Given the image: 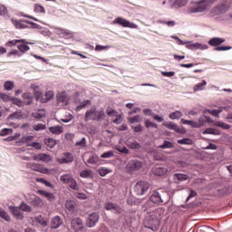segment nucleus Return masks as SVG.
I'll return each mask as SVG.
<instances>
[{
  "label": "nucleus",
  "mask_w": 232,
  "mask_h": 232,
  "mask_svg": "<svg viewBox=\"0 0 232 232\" xmlns=\"http://www.w3.org/2000/svg\"><path fill=\"white\" fill-rule=\"evenodd\" d=\"M111 157H115V152H113V150H109L101 155L102 159H111Z\"/></svg>",
  "instance_id": "obj_53"
},
{
  "label": "nucleus",
  "mask_w": 232,
  "mask_h": 232,
  "mask_svg": "<svg viewBox=\"0 0 232 232\" xmlns=\"http://www.w3.org/2000/svg\"><path fill=\"white\" fill-rule=\"evenodd\" d=\"M72 175L70 174H63L61 176L60 180L63 184H69L70 180L72 179Z\"/></svg>",
  "instance_id": "obj_42"
},
{
  "label": "nucleus",
  "mask_w": 232,
  "mask_h": 232,
  "mask_svg": "<svg viewBox=\"0 0 232 232\" xmlns=\"http://www.w3.org/2000/svg\"><path fill=\"white\" fill-rule=\"evenodd\" d=\"M165 213L166 209L162 208H158L152 211L145 219V227L152 231H157L160 227V220L164 218Z\"/></svg>",
  "instance_id": "obj_1"
},
{
  "label": "nucleus",
  "mask_w": 232,
  "mask_h": 232,
  "mask_svg": "<svg viewBox=\"0 0 232 232\" xmlns=\"http://www.w3.org/2000/svg\"><path fill=\"white\" fill-rule=\"evenodd\" d=\"M71 226L75 232H82V229H84V224L82 223V219L80 218H72L71 221Z\"/></svg>",
  "instance_id": "obj_5"
},
{
  "label": "nucleus",
  "mask_w": 232,
  "mask_h": 232,
  "mask_svg": "<svg viewBox=\"0 0 232 232\" xmlns=\"http://www.w3.org/2000/svg\"><path fill=\"white\" fill-rule=\"evenodd\" d=\"M203 135H220V130L213 128L206 129L203 132Z\"/></svg>",
  "instance_id": "obj_36"
},
{
  "label": "nucleus",
  "mask_w": 232,
  "mask_h": 232,
  "mask_svg": "<svg viewBox=\"0 0 232 232\" xmlns=\"http://www.w3.org/2000/svg\"><path fill=\"white\" fill-rule=\"evenodd\" d=\"M56 32L62 34L63 37H65V39H72L73 37V34H72V32L66 29L57 27Z\"/></svg>",
  "instance_id": "obj_23"
},
{
  "label": "nucleus",
  "mask_w": 232,
  "mask_h": 232,
  "mask_svg": "<svg viewBox=\"0 0 232 232\" xmlns=\"http://www.w3.org/2000/svg\"><path fill=\"white\" fill-rule=\"evenodd\" d=\"M36 182H41L42 184H44V186H46L47 188H53V185H52L50 183V181L43 179V178H39V179H36Z\"/></svg>",
  "instance_id": "obj_52"
},
{
  "label": "nucleus",
  "mask_w": 232,
  "mask_h": 232,
  "mask_svg": "<svg viewBox=\"0 0 232 232\" xmlns=\"http://www.w3.org/2000/svg\"><path fill=\"white\" fill-rule=\"evenodd\" d=\"M0 99L4 102H8V101H14V97H12V96H10L8 94L3 93V92H0Z\"/></svg>",
  "instance_id": "obj_50"
},
{
  "label": "nucleus",
  "mask_w": 232,
  "mask_h": 232,
  "mask_svg": "<svg viewBox=\"0 0 232 232\" xmlns=\"http://www.w3.org/2000/svg\"><path fill=\"white\" fill-rule=\"evenodd\" d=\"M13 102V104H15L16 106H19V108H23L24 102L23 101H21L20 99L17 98H13V100H11Z\"/></svg>",
  "instance_id": "obj_62"
},
{
  "label": "nucleus",
  "mask_w": 232,
  "mask_h": 232,
  "mask_svg": "<svg viewBox=\"0 0 232 232\" xmlns=\"http://www.w3.org/2000/svg\"><path fill=\"white\" fill-rule=\"evenodd\" d=\"M9 211H11L12 215L15 217L17 220H23L24 218L19 207L9 206Z\"/></svg>",
  "instance_id": "obj_9"
},
{
  "label": "nucleus",
  "mask_w": 232,
  "mask_h": 232,
  "mask_svg": "<svg viewBox=\"0 0 232 232\" xmlns=\"http://www.w3.org/2000/svg\"><path fill=\"white\" fill-rule=\"evenodd\" d=\"M19 43H25L24 39H20V40H9L6 44L5 46H7V48H14V46H17V44H19Z\"/></svg>",
  "instance_id": "obj_30"
},
{
  "label": "nucleus",
  "mask_w": 232,
  "mask_h": 232,
  "mask_svg": "<svg viewBox=\"0 0 232 232\" xmlns=\"http://www.w3.org/2000/svg\"><path fill=\"white\" fill-rule=\"evenodd\" d=\"M127 146L130 150H140V148H142L140 143H139V141H137V140H128Z\"/></svg>",
  "instance_id": "obj_26"
},
{
  "label": "nucleus",
  "mask_w": 232,
  "mask_h": 232,
  "mask_svg": "<svg viewBox=\"0 0 232 232\" xmlns=\"http://www.w3.org/2000/svg\"><path fill=\"white\" fill-rule=\"evenodd\" d=\"M13 24H14L15 28L24 30V28H28L26 24H34L32 22L24 21V20H12Z\"/></svg>",
  "instance_id": "obj_12"
},
{
  "label": "nucleus",
  "mask_w": 232,
  "mask_h": 232,
  "mask_svg": "<svg viewBox=\"0 0 232 232\" xmlns=\"http://www.w3.org/2000/svg\"><path fill=\"white\" fill-rule=\"evenodd\" d=\"M192 5H195V6H191L189 8L191 14H197L198 12H204V10H208L209 8V5L206 2H198L193 3Z\"/></svg>",
  "instance_id": "obj_4"
},
{
  "label": "nucleus",
  "mask_w": 232,
  "mask_h": 232,
  "mask_svg": "<svg viewBox=\"0 0 232 232\" xmlns=\"http://www.w3.org/2000/svg\"><path fill=\"white\" fill-rule=\"evenodd\" d=\"M178 144L192 146L193 140L191 139L185 138V139H182V140H179Z\"/></svg>",
  "instance_id": "obj_45"
},
{
  "label": "nucleus",
  "mask_w": 232,
  "mask_h": 232,
  "mask_svg": "<svg viewBox=\"0 0 232 232\" xmlns=\"http://www.w3.org/2000/svg\"><path fill=\"white\" fill-rule=\"evenodd\" d=\"M73 154L70 152H65L63 153V158L59 159L58 162H60V164H70L73 162Z\"/></svg>",
  "instance_id": "obj_15"
},
{
  "label": "nucleus",
  "mask_w": 232,
  "mask_h": 232,
  "mask_svg": "<svg viewBox=\"0 0 232 232\" xmlns=\"http://www.w3.org/2000/svg\"><path fill=\"white\" fill-rule=\"evenodd\" d=\"M58 102H68V97H66V94L64 92L59 94L57 96Z\"/></svg>",
  "instance_id": "obj_57"
},
{
  "label": "nucleus",
  "mask_w": 232,
  "mask_h": 232,
  "mask_svg": "<svg viewBox=\"0 0 232 232\" xmlns=\"http://www.w3.org/2000/svg\"><path fill=\"white\" fill-rule=\"evenodd\" d=\"M150 189V183L148 181H138L134 187V191L137 195H145Z\"/></svg>",
  "instance_id": "obj_3"
},
{
  "label": "nucleus",
  "mask_w": 232,
  "mask_h": 232,
  "mask_svg": "<svg viewBox=\"0 0 232 232\" xmlns=\"http://www.w3.org/2000/svg\"><path fill=\"white\" fill-rule=\"evenodd\" d=\"M162 126L165 128H168V130H173V131H176V133H181L184 134L186 133V129L179 127L176 123L173 122H164L162 123Z\"/></svg>",
  "instance_id": "obj_8"
},
{
  "label": "nucleus",
  "mask_w": 232,
  "mask_h": 232,
  "mask_svg": "<svg viewBox=\"0 0 232 232\" xmlns=\"http://www.w3.org/2000/svg\"><path fill=\"white\" fill-rule=\"evenodd\" d=\"M63 226V219L59 216H55L51 220V227L52 229H58Z\"/></svg>",
  "instance_id": "obj_17"
},
{
  "label": "nucleus",
  "mask_w": 232,
  "mask_h": 232,
  "mask_svg": "<svg viewBox=\"0 0 232 232\" xmlns=\"http://www.w3.org/2000/svg\"><path fill=\"white\" fill-rule=\"evenodd\" d=\"M49 131L53 135H61L63 133V126L49 127Z\"/></svg>",
  "instance_id": "obj_35"
},
{
  "label": "nucleus",
  "mask_w": 232,
  "mask_h": 232,
  "mask_svg": "<svg viewBox=\"0 0 232 232\" xmlns=\"http://www.w3.org/2000/svg\"><path fill=\"white\" fill-rule=\"evenodd\" d=\"M105 117L106 114L104 113L103 110L97 111V108L92 107V109L86 111L84 121L85 122L90 121H97L98 122H101V121H104Z\"/></svg>",
  "instance_id": "obj_2"
},
{
  "label": "nucleus",
  "mask_w": 232,
  "mask_h": 232,
  "mask_svg": "<svg viewBox=\"0 0 232 232\" xmlns=\"http://www.w3.org/2000/svg\"><path fill=\"white\" fill-rule=\"evenodd\" d=\"M69 186L72 189L77 190L79 189V186L77 185V181L73 179V178L69 181Z\"/></svg>",
  "instance_id": "obj_59"
},
{
  "label": "nucleus",
  "mask_w": 232,
  "mask_h": 232,
  "mask_svg": "<svg viewBox=\"0 0 232 232\" xmlns=\"http://www.w3.org/2000/svg\"><path fill=\"white\" fill-rule=\"evenodd\" d=\"M113 23L115 24H120L121 26H123V28H137V25H135V24H131L130 21L122 17L115 18Z\"/></svg>",
  "instance_id": "obj_7"
},
{
  "label": "nucleus",
  "mask_w": 232,
  "mask_h": 232,
  "mask_svg": "<svg viewBox=\"0 0 232 232\" xmlns=\"http://www.w3.org/2000/svg\"><path fill=\"white\" fill-rule=\"evenodd\" d=\"M34 160H39L42 162H51L52 161V156L44 153H40L36 156H34Z\"/></svg>",
  "instance_id": "obj_18"
},
{
  "label": "nucleus",
  "mask_w": 232,
  "mask_h": 232,
  "mask_svg": "<svg viewBox=\"0 0 232 232\" xmlns=\"http://www.w3.org/2000/svg\"><path fill=\"white\" fill-rule=\"evenodd\" d=\"M21 117H23V115L21 114V112H14L13 114H11L9 117H8V120L9 121H14V119H21Z\"/></svg>",
  "instance_id": "obj_60"
},
{
  "label": "nucleus",
  "mask_w": 232,
  "mask_h": 232,
  "mask_svg": "<svg viewBox=\"0 0 232 232\" xmlns=\"http://www.w3.org/2000/svg\"><path fill=\"white\" fill-rule=\"evenodd\" d=\"M12 131V129H3L0 130V137H5V135H10Z\"/></svg>",
  "instance_id": "obj_64"
},
{
  "label": "nucleus",
  "mask_w": 232,
  "mask_h": 232,
  "mask_svg": "<svg viewBox=\"0 0 232 232\" xmlns=\"http://www.w3.org/2000/svg\"><path fill=\"white\" fill-rule=\"evenodd\" d=\"M160 148L161 150H168V149L175 148V145L170 141L165 140L163 144L160 146Z\"/></svg>",
  "instance_id": "obj_48"
},
{
  "label": "nucleus",
  "mask_w": 232,
  "mask_h": 232,
  "mask_svg": "<svg viewBox=\"0 0 232 232\" xmlns=\"http://www.w3.org/2000/svg\"><path fill=\"white\" fill-rule=\"evenodd\" d=\"M45 115L46 111H44V110L43 109H40L32 113V117H34V119H43V117H45Z\"/></svg>",
  "instance_id": "obj_33"
},
{
  "label": "nucleus",
  "mask_w": 232,
  "mask_h": 232,
  "mask_svg": "<svg viewBox=\"0 0 232 232\" xmlns=\"http://www.w3.org/2000/svg\"><path fill=\"white\" fill-rule=\"evenodd\" d=\"M75 206H77V204L73 200H67L65 202V208L66 209H68V211H71V213H73V211H75Z\"/></svg>",
  "instance_id": "obj_31"
},
{
  "label": "nucleus",
  "mask_w": 232,
  "mask_h": 232,
  "mask_svg": "<svg viewBox=\"0 0 232 232\" xmlns=\"http://www.w3.org/2000/svg\"><path fill=\"white\" fill-rule=\"evenodd\" d=\"M188 179H189V177L186 174H174V180H176L177 184H179V182H184L185 180H188Z\"/></svg>",
  "instance_id": "obj_28"
},
{
  "label": "nucleus",
  "mask_w": 232,
  "mask_h": 232,
  "mask_svg": "<svg viewBox=\"0 0 232 232\" xmlns=\"http://www.w3.org/2000/svg\"><path fill=\"white\" fill-rule=\"evenodd\" d=\"M229 10V4L227 2H224L222 5L215 7V12L217 14H226Z\"/></svg>",
  "instance_id": "obj_19"
},
{
  "label": "nucleus",
  "mask_w": 232,
  "mask_h": 232,
  "mask_svg": "<svg viewBox=\"0 0 232 232\" xmlns=\"http://www.w3.org/2000/svg\"><path fill=\"white\" fill-rule=\"evenodd\" d=\"M4 88L5 90H6L7 92H10V90L14 89V82L12 81H7L4 83Z\"/></svg>",
  "instance_id": "obj_54"
},
{
  "label": "nucleus",
  "mask_w": 232,
  "mask_h": 232,
  "mask_svg": "<svg viewBox=\"0 0 232 232\" xmlns=\"http://www.w3.org/2000/svg\"><path fill=\"white\" fill-rule=\"evenodd\" d=\"M152 173L156 177H164L168 173V168L166 167H154L152 168Z\"/></svg>",
  "instance_id": "obj_14"
},
{
  "label": "nucleus",
  "mask_w": 232,
  "mask_h": 232,
  "mask_svg": "<svg viewBox=\"0 0 232 232\" xmlns=\"http://www.w3.org/2000/svg\"><path fill=\"white\" fill-rule=\"evenodd\" d=\"M182 112L180 111H176L172 113L169 114V119H171L172 121H175V119H180L182 117Z\"/></svg>",
  "instance_id": "obj_46"
},
{
  "label": "nucleus",
  "mask_w": 232,
  "mask_h": 232,
  "mask_svg": "<svg viewBox=\"0 0 232 232\" xmlns=\"http://www.w3.org/2000/svg\"><path fill=\"white\" fill-rule=\"evenodd\" d=\"M150 202L153 204H160V192L154 191L150 198Z\"/></svg>",
  "instance_id": "obj_25"
},
{
  "label": "nucleus",
  "mask_w": 232,
  "mask_h": 232,
  "mask_svg": "<svg viewBox=\"0 0 232 232\" xmlns=\"http://www.w3.org/2000/svg\"><path fill=\"white\" fill-rule=\"evenodd\" d=\"M28 44H30V43L26 40L17 44V50L22 53V55H24V53L30 50V46H28Z\"/></svg>",
  "instance_id": "obj_16"
},
{
  "label": "nucleus",
  "mask_w": 232,
  "mask_h": 232,
  "mask_svg": "<svg viewBox=\"0 0 232 232\" xmlns=\"http://www.w3.org/2000/svg\"><path fill=\"white\" fill-rule=\"evenodd\" d=\"M97 222H99V213L93 212L90 214L86 219L87 227H95L97 226Z\"/></svg>",
  "instance_id": "obj_6"
},
{
  "label": "nucleus",
  "mask_w": 232,
  "mask_h": 232,
  "mask_svg": "<svg viewBox=\"0 0 232 232\" xmlns=\"http://www.w3.org/2000/svg\"><path fill=\"white\" fill-rule=\"evenodd\" d=\"M53 99V92L49 91L45 92V100H42L43 102H46V101H51Z\"/></svg>",
  "instance_id": "obj_61"
},
{
  "label": "nucleus",
  "mask_w": 232,
  "mask_h": 232,
  "mask_svg": "<svg viewBox=\"0 0 232 232\" xmlns=\"http://www.w3.org/2000/svg\"><path fill=\"white\" fill-rule=\"evenodd\" d=\"M34 140V136H24L19 141L16 142L18 146H23V144H28Z\"/></svg>",
  "instance_id": "obj_27"
},
{
  "label": "nucleus",
  "mask_w": 232,
  "mask_h": 232,
  "mask_svg": "<svg viewBox=\"0 0 232 232\" xmlns=\"http://www.w3.org/2000/svg\"><path fill=\"white\" fill-rule=\"evenodd\" d=\"M140 121H141L140 115H136L129 119V121L130 124H135V122H140Z\"/></svg>",
  "instance_id": "obj_63"
},
{
  "label": "nucleus",
  "mask_w": 232,
  "mask_h": 232,
  "mask_svg": "<svg viewBox=\"0 0 232 232\" xmlns=\"http://www.w3.org/2000/svg\"><path fill=\"white\" fill-rule=\"evenodd\" d=\"M181 124H185L187 126H191L192 128H198V122H195L193 121H188L181 119L180 120Z\"/></svg>",
  "instance_id": "obj_40"
},
{
  "label": "nucleus",
  "mask_w": 232,
  "mask_h": 232,
  "mask_svg": "<svg viewBox=\"0 0 232 232\" xmlns=\"http://www.w3.org/2000/svg\"><path fill=\"white\" fill-rule=\"evenodd\" d=\"M34 12L36 14H46V10H44V7L39 4H36L34 5Z\"/></svg>",
  "instance_id": "obj_51"
},
{
  "label": "nucleus",
  "mask_w": 232,
  "mask_h": 232,
  "mask_svg": "<svg viewBox=\"0 0 232 232\" xmlns=\"http://www.w3.org/2000/svg\"><path fill=\"white\" fill-rule=\"evenodd\" d=\"M22 97L24 99V104L26 106H30V104L34 102V99L32 98V94L30 92H24Z\"/></svg>",
  "instance_id": "obj_24"
},
{
  "label": "nucleus",
  "mask_w": 232,
  "mask_h": 232,
  "mask_svg": "<svg viewBox=\"0 0 232 232\" xmlns=\"http://www.w3.org/2000/svg\"><path fill=\"white\" fill-rule=\"evenodd\" d=\"M128 168L130 171H139L142 168V162L138 160H131L129 162Z\"/></svg>",
  "instance_id": "obj_13"
},
{
  "label": "nucleus",
  "mask_w": 232,
  "mask_h": 232,
  "mask_svg": "<svg viewBox=\"0 0 232 232\" xmlns=\"http://www.w3.org/2000/svg\"><path fill=\"white\" fill-rule=\"evenodd\" d=\"M33 206H34V208H39L43 205V199H41V198H39L38 196L34 197V200L32 201Z\"/></svg>",
  "instance_id": "obj_49"
},
{
  "label": "nucleus",
  "mask_w": 232,
  "mask_h": 232,
  "mask_svg": "<svg viewBox=\"0 0 232 232\" xmlns=\"http://www.w3.org/2000/svg\"><path fill=\"white\" fill-rule=\"evenodd\" d=\"M12 55H14L16 57H23V53H21L18 50H13L7 53V57H12Z\"/></svg>",
  "instance_id": "obj_56"
},
{
  "label": "nucleus",
  "mask_w": 232,
  "mask_h": 232,
  "mask_svg": "<svg viewBox=\"0 0 232 232\" xmlns=\"http://www.w3.org/2000/svg\"><path fill=\"white\" fill-rule=\"evenodd\" d=\"M105 209L107 211H113L117 215H121V213H122V208H121V207H119V205L114 204V203H110V202L106 203Z\"/></svg>",
  "instance_id": "obj_10"
},
{
  "label": "nucleus",
  "mask_w": 232,
  "mask_h": 232,
  "mask_svg": "<svg viewBox=\"0 0 232 232\" xmlns=\"http://www.w3.org/2000/svg\"><path fill=\"white\" fill-rule=\"evenodd\" d=\"M44 143L47 145V148H50L51 150L57 146V141H55V140H53V138L45 139Z\"/></svg>",
  "instance_id": "obj_37"
},
{
  "label": "nucleus",
  "mask_w": 232,
  "mask_h": 232,
  "mask_svg": "<svg viewBox=\"0 0 232 232\" xmlns=\"http://www.w3.org/2000/svg\"><path fill=\"white\" fill-rule=\"evenodd\" d=\"M99 162H101V158H99V156L97 154H92L87 160L88 164H99Z\"/></svg>",
  "instance_id": "obj_32"
},
{
  "label": "nucleus",
  "mask_w": 232,
  "mask_h": 232,
  "mask_svg": "<svg viewBox=\"0 0 232 232\" xmlns=\"http://www.w3.org/2000/svg\"><path fill=\"white\" fill-rule=\"evenodd\" d=\"M208 84V82H206V80H203L201 82L197 83L194 87H193V91L195 92H202V90H204V87Z\"/></svg>",
  "instance_id": "obj_34"
},
{
  "label": "nucleus",
  "mask_w": 232,
  "mask_h": 232,
  "mask_svg": "<svg viewBox=\"0 0 232 232\" xmlns=\"http://www.w3.org/2000/svg\"><path fill=\"white\" fill-rule=\"evenodd\" d=\"M75 146H77L78 148H86L87 146L86 138H82L81 140L77 141L75 143Z\"/></svg>",
  "instance_id": "obj_55"
},
{
  "label": "nucleus",
  "mask_w": 232,
  "mask_h": 232,
  "mask_svg": "<svg viewBox=\"0 0 232 232\" xmlns=\"http://www.w3.org/2000/svg\"><path fill=\"white\" fill-rule=\"evenodd\" d=\"M19 208L21 211H24L25 213L32 212V207H30L28 204L24 202H22Z\"/></svg>",
  "instance_id": "obj_43"
},
{
  "label": "nucleus",
  "mask_w": 232,
  "mask_h": 232,
  "mask_svg": "<svg viewBox=\"0 0 232 232\" xmlns=\"http://www.w3.org/2000/svg\"><path fill=\"white\" fill-rule=\"evenodd\" d=\"M210 113V115H213L214 117H218L219 113H222V108L216 109V110H205L204 114Z\"/></svg>",
  "instance_id": "obj_39"
},
{
  "label": "nucleus",
  "mask_w": 232,
  "mask_h": 232,
  "mask_svg": "<svg viewBox=\"0 0 232 232\" xmlns=\"http://www.w3.org/2000/svg\"><path fill=\"white\" fill-rule=\"evenodd\" d=\"M27 168H29L33 171H38L39 173H48V169H46L37 163H29V164H27Z\"/></svg>",
  "instance_id": "obj_11"
},
{
  "label": "nucleus",
  "mask_w": 232,
  "mask_h": 232,
  "mask_svg": "<svg viewBox=\"0 0 232 232\" xmlns=\"http://www.w3.org/2000/svg\"><path fill=\"white\" fill-rule=\"evenodd\" d=\"M38 193L49 200V202H53V200H55V195H53L52 192H48L46 190H38Z\"/></svg>",
  "instance_id": "obj_20"
},
{
  "label": "nucleus",
  "mask_w": 232,
  "mask_h": 232,
  "mask_svg": "<svg viewBox=\"0 0 232 232\" xmlns=\"http://www.w3.org/2000/svg\"><path fill=\"white\" fill-rule=\"evenodd\" d=\"M92 105V101L90 100H85L82 102L77 107H76V111H81L83 108H86V106H91Z\"/></svg>",
  "instance_id": "obj_38"
},
{
  "label": "nucleus",
  "mask_w": 232,
  "mask_h": 232,
  "mask_svg": "<svg viewBox=\"0 0 232 232\" xmlns=\"http://www.w3.org/2000/svg\"><path fill=\"white\" fill-rule=\"evenodd\" d=\"M188 2L186 1H175L172 5H170L171 8H180L182 6H186Z\"/></svg>",
  "instance_id": "obj_44"
},
{
  "label": "nucleus",
  "mask_w": 232,
  "mask_h": 232,
  "mask_svg": "<svg viewBox=\"0 0 232 232\" xmlns=\"http://www.w3.org/2000/svg\"><path fill=\"white\" fill-rule=\"evenodd\" d=\"M0 218H3L5 222H10V220H12L8 212L5 211L3 208H0Z\"/></svg>",
  "instance_id": "obj_41"
},
{
  "label": "nucleus",
  "mask_w": 232,
  "mask_h": 232,
  "mask_svg": "<svg viewBox=\"0 0 232 232\" xmlns=\"http://www.w3.org/2000/svg\"><path fill=\"white\" fill-rule=\"evenodd\" d=\"M160 204H168L170 200L169 192L168 191H160Z\"/></svg>",
  "instance_id": "obj_22"
},
{
  "label": "nucleus",
  "mask_w": 232,
  "mask_h": 232,
  "mask_svg": "<svg viewBox=\"0 0 232 232\" xmlns=\"http://www.w3.org/2000/svg\"><path fill=\"white\" fill-rule=\"evenodd\" d=\"M223 43H226V39L224 38H218V37H214V38H211L209 41H208V44L210 46H220V44H222Z\"/></svg>",
  "instance_id": "obj_21"
},
{
  "label": "nucleus",
  "mask_w": 232,
  "mask_h": 232,
  "mask_svg": "<svg viewBox=\"0 0 232 232\" xmlns=\"http://www.w3.org/2000/svg\"><path fill=\"white\" fill-rule=\"evenodd\" d=\"M36 222H38V224H40L44 227H46V226H48V221H46V219L43 218V216H37Z\"/></svg>",
  "instance_id": "obj_47"
},
{
  "label": "nucleus",
  "mask_w": 232,
  "mask_h": 232,
  "mask_svg": "<svg viewBox=\"0 0 232 232\" xmlns=\"http://www.w3.org/2000/svg\"><path fill=\"white\" fill-rule=\"evenodd\" d=\"M145 127H147V128H155L157 130V128H159V125H157V123H153L151 121V120H146L145 121Z\"/></svg>",
  "instance_id": "obj_58"
},
{
  "label": "nucleus",
  "mask_w": 232,
  "mask_h": 232,
  "mask_svg": "<svg viewBox=\"0 0 232 232\" xmlns=\"http://www.w3.org/2000/svg\"><path fill=\"white\" fill-rule=\"evenodd\" d=\"M80 177L82 179H92L93 178V171L90 169H84L80 172Z\"/></svg>",
  "instance_id": "obj_29"
}]
</instances>
